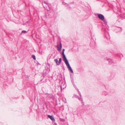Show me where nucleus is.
<instances>
[{"label": "nucleus", "instance_id": "1", "mask_svg": "<svg viewBox=\"0 0 125 125\" xmlns=\"http://www.w3.org/2000/svg\"><path fill=\"white\" fill-rule=\"evenodd\" d=\"M64 61V62L66 66H67V68L69 70L72 69L69 63L68 60H67Z\"/></svg>", "mask_w": 125, "mask_h": 125}, {"label": "nucleus", "instance_id": "2", "mask_svg": "<svg viewBox=\"0 0 125 125\" xmlns=\"http://www.w3.org/2000/svg\"><path fill=\"white\" fill-rule=\"evenodd\" d=\"M65 50V49H62V55L63 58V61H64L65 60H67L66 57L65 55L64 54V52Z\"/></svg>", "mask_w": 125, "mask_h": 125}, {"label": "nucleus", "instance_id": "3", "mask_svg": "<svg viewBox=\"0 0 125 125\" xmlns=\"http://www.w3.org/2000/svg\"><path fill=\"white\" fill-rule=\"evenodd\" d=\"M98 18L101 20H103L104 19V17L103 15L101 14H97Z\"/></svg>", "mask_w": 125, "mask_h": 125}, {"label": "nucleus", "instance_id": "4", "mask_svg": "<svg viewBox=\"0 0 125 125\" xmlns=\"http://www.w3.org/2000/svg\"><path fill=\"white\" fill-rule=\"evenodd\" d=\"M122 30V29L120 27H117L115 29V32L116 33L121 32Z\"/></svg>", "mask_w": 125, "mask_h": 125}, {"label": "nucleus", "instance_id": "5", "mask_svg": "<svg viewBox=\"0 0 125 125\" xmlns=\"http://www.w3.org/2000/svg\"><path fill=\"white\" fill-rule=\"evenodd\" d=\"M47 116L48 117L50 118L53 122H54L55 121V119L52 115H48Z\"/></svg>", "mask_w": 125, "mask_h": 125}, {"label": "nucleus", "instance_id": "6", "mask_svg": "<svg viewBox=\"0 0 125 125\" xmlns=\"http://www.w3.org/2000/svg\"><path fill=\"white\" fill-rule=\"evenodd\" d=\"M59 46H57V50H58L59 51L61 50L62 48V44L61 42H60V48L59 47Z\"/></svg>", "mask_w": 125, "mask_h": 125}, {"label": "nucleus", "instance_id": "7", "mask_svg": "<svg viewBox=\"0 0 125 125\" xmlns=\"http://www.w3.org/2000/svg\"><path fill=\"white\" fill-rule=\"evenodd\" d=\"M48 97L49 98H53L54 97V96L52 94H47Z\"/></svg>", "mask_w": 125, "mask_h": 125}, {"label": "nucleus", "instance_id": "8", "mask_svg": "<svg viewBox=\"0 0 125 125\" xmlns=\"http://www.w3.org/2000/svg\"><path fill=\"white\" fill-rule=\"evenodd\" d=\"M54 61L56 63V64L57 65H59L60 64L59 62L58 61L57 59H55L54 60Z\"/></svg>", "mask_w": 125, "mask_h": 125}, {"label": "nucleus", "instance_id": "9", "mask_svg": "<svg viewBox=\"0 0 125 125\" xmlns=\"http://www.w3.org/2000/svg\"><path fill=\"white\" fill-rule=\"evenodd\" d=\"M31 56H32V58L34 60H35L36 59L35 56L33 54H32Z\"/></svg>", "mask_w": 125, "mask_h": 125}, {"label": "nucleus", "instance_id": "10", "mask_svg": "<svg viewBox=\"0 0 125 125\" xmlns=\"http://www.w3.org/2000/svg\"><path fill=\"white\" fill-rule=\"evenodd\" d=\"M78 98L79 99V100L80 101H82V97H78Z\"/></svg>", "mask_w": 125, "mask_h": 125}, {"label": "nucleus", "instance_id": "11", "mask_svg": "<svg viewBox=\"0 0 125 125\" xmlns=\"http://www.w3.org/2000/svg\"><path fill=\"white\" fill-rule=\"evenodd\" d=\"M108 60H109V63L110 64H111V63H112V60L109 59H108Z\"/></svg>", "mask_w": 125, "mask_h": 125}, {"label": "nucleus", "instance_id": "12", "mask_svg": "<svg viewBox=\"0 0 125 125\" xmlns=\"http://www.w3.org/2000/svg\"><path fill=\"white\" fill-rule=\"evenodd\" d=\"M74 96L76 98H78V96L76 94H74Z\"/></svg>", "mask_w": 125, "mask_h": 125}, {"label": "nucleus", "instance_id": "13", "mask_svg": "<svg viewBox=\"0 0 125 125\" xmlns=\"http://www.w3.org/2000/svg\"><path fill=\"white\" fill-rule=\"evenodd\" d=\"M62 60V59L61 58H60L59 59V63H61V62Z\"/></svg>", "mask_w": 125, "mask_h": 125}, {"label": "nucleus", "instance_id": "14", "mask_svg": "<svg viewBox=\"0 0 125 125\" xmlns=\"http://www.w3.org/2000/svg\"><path fill=\"white\" fill-rule=\"evenodd\" d=\"M27 32L25 31H22V33H25Z\"/></svg>", "mask_w": 125, "mask_h": 125}, {"label": "nucleus", "instance_id": "15", "mask_svg": "<svg viewBox=\"0 0 125 125\" xmlns=\"http://www.w3.org/2000/svg\"><path fill=\"white\" fill-rule=\"evenodd\" d=\"M47 71H48V72H49L50 71V69L49 68H48V67H47Z\"/></svg>", "mask_w": 125, "mask_h": 125}, {"label": "nucleus", "instance_id": "16", "mask_svg": "<svg viewBox=\"0 0 125 125\" xmlns=\"http://www.w3.org/2000/svg\"><path fill=\"white\" fill-rule=\"evenodd\" d=\"M44 3L46 4L47 5H48V3L47 2L44 1Z\"/></svg>", "mask_w": 125, "mask_h": 125}, {"label": "nucleus", "instance_id": "17", "mask_svg": "<svg viewBox=\"0 0 125 125\" xmlns=\"http://www.w3.org/2000/svg\"><path fill=\"white\" fill-rule=\"evenodd\" d=\"M78 93L79 95L81 97V93L79 91H78Z\"/></svg>", "mask_w": 125, "mask_h": 125}, {"label": "nucleus", "instance_id": "18", "mask_svg": "<svg viewBox=\"0 0 125 125\" xmlns=\"http://www.w3.org/2000/svg\"><path fill=\"white\" fill-rule=\"evenodd\" d=\"M70 71L71 73H73V71L72 69L70 70Z\"/></svg>", "mask_w": 125, "mask_h": 125}, {"label": "nucleus", "instance_id": "19", "mask_svg": "<svg viewBox=\"0 0 125 125\" xmlns=\"http://www.w3.org/2000/svg\"><path fill=\"white\" fill-rule=\"evenodd\" d=\"M102 21H104L105 23H107V21H106V20H104H104H102Z\"/></svg>", "mask_w": 125, "mask_h": 125}, {"label": "nucleus", "instance_id": "20", "mask_svg": "<svg viewBox=\"0 0 125 125\" xmlns=\"http://www.w3.org/2000/svg\"><path fill=\"white\" fill-rule=\"evenodd\" d=\"M61 121H62L63 122H64L65 119H62L61 120Z\"/></svg>", "mask_w": 125, "mask_h": 125}, {"label": "nucleus", "instance_id": "21", "mask_svg": "<svg viewBox=\"0 0 125 125\" xmlns=\"http://www.w3.org/2000/svg\"><path fill=\"white\" fill-rule=\"evenodd\" d=\"M26 77H27V78H29V76H28V75H27L26 76Z\"/></svg>", "mask_w": 125, "mask_h": 125}, {"label": "nucleus", "instance_id": "22", "mask_svg": "<svg viewBox=\"0 0 125 125\" xmlns=\"http://www.w3.org/2000/svg\"><path fill=\"white\" fill-rule=\"evenodd\" d=\"M61 90H62V86H61Z\"/></svg>", "mask_w": 125, "mask_h": 125}, {"label": "nucleus", "instance_id": "23", "mask_svg": "<svg viewBox=\"0 0 125 125\" xmlns=\"http://www.w3.org/2000/svg\"><path fill=\"white\" fill-rule=\"evenodd\" d=\"M42 79H41V81H40V82H41V81H42Z\"/></svg>", "mask_w": 125, "mask_h": 125}, {"label": "nucleus", "instance_id": "24", "mask_svg": "<svg viewBox=\"0 0 125 125\" xmlns=\"http://www.w3.org/2000/svg\"><path fill=\"white\" fill-rule=\"evenodd\" d=\"M48 65L49 66V67H50V64H48Z\"/></svg>", "mask_w": 125, "mask_h": 125}, {"label": "nucleus", "instance_id": "25", "mask_svg": "<svg viewBox=\"0 0 125 125\" xmlns=\"http://www.w3.org/2000/svg\"><path fill=\"white\" fill-rule=\"evenodd\" d=\"M77 91L78 92V91H79V90H78V89H77Z\"/></svg>", "mask_w": 125, "mask_h": 125}, {"label": "nucleus", "instance_id": "26", "mask_svg": "<svg viewBox=\"0 0 125 125\" xmlns=\"http://www.w3.org/2000/svg\"><path fill=\"white\" fill-rule=\"evenodd\" d=\"M43 77H42L43 78Z\"/></svg>", "mask_w": 125, "mask_h": 125}]
</instances>
